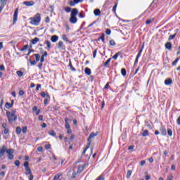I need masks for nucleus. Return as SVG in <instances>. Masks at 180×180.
Segmentation results:
<instances>
[{"instance_id":"1","label":"nucleus","mask_w":180,"mask_h":180,"mask_svg":"<svg viewBox=\"0 0 180 180\" xmlns=\"http://www.w3.org/2000/svg\"><path fill=\"white\" fill-rule=\"evenodd\" d=\"M15 113H16V111L15 110H13L12 112H11V111L6 112V115L9 123H13V122H16V120H18V117L15 115Z\"/></svg>"},{"instance_id":"2","label":"nucleus","mask_w":180,"mask_h":180,"mask_svg":"<svg viewBox=\"0 0 180 180\" xmlns=\"http://www.w3.org/2000/svg\"><path fill=\"white\" fill-rule=\"evenodd\" d=\"M30 20H31L30 22L31 25H33L34 26H39L41 20L40 13H37L34 17L30 18Z\"/></svg>"},{"instance_id":"3","label":"nucleus","mask_w":180,"mask_h":180,"mask_svg":"<svg viewBox=\"0 0 180 180\" xmlns=\"http://www.w3.org/2000/svg\"><path fill=\"white\" fill-rule=\"evenodd\" d=\"M13 153H15V150L13 148L6 149V153L7 154L8 160H13V158L15 157Z\"/></svg>"},{"instance_id":"4","label":"nucleus","mask_w":180,"mask_h":180,"mask_svg":"<svg viewBox=\"0 0 180 180\" xmlns=\"http://www.w3.org/2000/svg\"><path fill=\"white\" fill-rule=\"evenodd\" d=\"M24 167H25V171H26L25 175H31L32 169H30V167H29V162H25Z\"/></svg>"},{"instance_id":"5","label":"nucleus","mask_w":180,"mask_h":180,"mask_svg":"<svg viewBox=\"0 0 180 180\" xmlns=\"http://www.w3.org/2000/svg\"><path fill=\"white\" fill-rule=\"evenodd\" d=\"M8 148V146L6 145H3L1 148H0V158H2L4 155H5V153H6V149Z\"/></svg>"},{"instance_id":"6","label":"nucleus","mask_w":180,"mask_h":180,"mask_svg":"<svg viewBox=\"0 0 180 180\" xmlns=\"http://www.w3.org/2000/svg\"><path fill=\"white\" fill-rule=\"evenodd\" d=\"M19 13V8H17L15 10L14 15H13V23L15 24L18 21V15Z\"/></svg>"},{"instance_id":"7","label":"nucleus","mask_w":180,"mask_h":180,"mask_svg":"<svg viewBox=\"0 0 180 180\" xmlns=\"http://www.w3.org/2000/svg\"><path fill=\"white\" fill-rule=\"evenodd\" d=\"M8 0H0V13L4 11V8H5V5H6V1Z\"/></svg>"},{"instance_id":"8","label":"nucleus","mask_w":180,"mask_h":180,"mask_svg":"<svg viewBox=\"0 0 180 180\" xmlns=\"http://www.w3.org/2000/svg\"><path fill=\"white\" fill-rule=\"evenodd\" d=\"M61 39H62V40H63V41H67L70 44H71V43H72V41H71L70 39H68V37H67V35L65 34H63L61 35Z\"/></svg>"},{"instance_id":"9","label":"nucleus","mask_w":180,"mask_h":180,"mask_svg":"<svg viewBox=\"0 0 180 180\" xmlns=\"http://www.w3.org/2000/svg\"><path fill=\"white\" fill-rule=\"evenodd\" d=\"M84 0H73L69 2L70 6H75L76 4H79V2H82Z\"/></svg>"},{"instance_id":"10","label":"nucleus","mask_w":180,"mask_h":180,"mask_svg":"<svg viewBox=\"0 0 180 180\" xmlns=\"http://www.w3.org/2000/svg\"><path fill=\"white\" fill-rule=\"evenodd\" d=\"M96 136H98V133L92 132V133L90 134V135H89V138L87 139V141H89V143H90V144L91 143V139H94V137H96Z\"/></svg>"},{"instance_id":"11","label":"nucleus","mask_w":180,"mask_h":180,"mask_svg":"<svg viewBox=\"0 0 180 180\" xmlns=\"http://www.w3.org/2000/svg\"><path fill=\"white\" fill-rule=\"evenodd\" d=\"M70 23L75 24L78 22V19L75 16L70 15Z\"/></svg>"},{"instance_id":"12","label":"nucleus","mask_w":180,"mask_h":180,"mask_svg":"<svg viewBox=\"0 0 180 180\" xmlns=\"http://www.w3.org/2000/svg\"><path fill=\"white\" fill-rule=\"evenodd\" d=\"M22 5H25V6H33V5H34V1H24L22 3Z\"/></svg>"},{"instance_id":"13","label":"nucleus","mask_w":180,"mask_h":180,"mask_svg":"<svg viewBox=\"0 0 180 180\" xmlns=\"http://www.w3.org/2000/svg\"><path fill=\"white\" fill-rule=\"evenodd\" d=\"M58 46L60 50H65V45H64V42H63V41H60L58 44Z\"/></svg>"},{"instance_id":"14","label":"nucleus","mask_w":180,"mask_h":180,"mask_svg":"<svg viewBox=\"0 0 180 180\" xmlns=\"http://www.w3.org/2000/svg\"><path fill=\"white\" fill-rule=\"evenodd\" d=\"M77 15H78V9L77 8H73L71 11L70 16L77 17Z\"/></svg>"},{"instance_id":"15","label":"nucleus","mask_w":180,"mask_h":180,"mask_svg":"<svg viewBox=\"0 0 180 180\" xmlns=\"http://www.w3.org/2000/svg\"><path fill=\"white\" fill-rule=\"evenodd\" d=\"M51 41L52 43H57L58 41V36L57 35H53L51 37Z\"/></svg>"},{"instance_id":"16","label":"nucleus","mask_w":180,"mask_h":180,"mask_svg":"<svg viewBox=\"0 0 180 180\" xmlns=\"http://www.w3.org/2000/svg\"><path fill=\"white\" fill-rule=\"evenodd\" d=\"M160 131L162 136H167V129L164 127H161Z\"/></svg>"},{"instance_id":"17","label":"nucleus","mask_w":180,"mask_h":180,"mask_svg":"<svg viewBox=\"0 0 180 180\" xmlns=\"http://www.w3.org/2000/svg\"><path fill=\"white\" fill-rule=\"evenodd\" d=\"M165 49L167 50H172V44L171 42H167L165 45Z\"/></svg>"},{"instance_id":"18","label":"nucleus","mask_w":180,"mask_h":180,"mask_svg":"<svg viewBox=\"0 0 180 180\" xmlns=\"http://www.w3.org/2000/svg\"><path fill=\"white\" fill-rule=\"evenodd\" d=\"M38 41H40V39L35 37L33 39L31 40L32 44H37Z\"/></svg>"},{"instance_id":"19","label":"nucleus","mask_w":180,"mask_h":180,"mask_svg":"<svg viewBox=\"0 0 180 180\" xmlns=\"http://www.w3.org/2000/svg\"><path fill=\"white\" fill-rule=\"evenodd\" d=\"M165 84L166 85H171V84H172V79H169V78H167L165 80Z\"/></svg>"},{"instance_id":"20","label":"nucleus","mask_w":180,"mask_h":180,"mask_svg":"<svg viewBox=\"0 0 180 180\" xmlns=\"http://www.w3.org/2000/svg\"><path fill=\"white\" fill-rule=\"evenodd\" d=\"M41 96H42V98H46H46L50 99V95L49 94H46V92H44V91H42L41 93Z\"/></svg>"},{"instance_id":"21","label":"nucleus","mask_w":180,"mask_h":180,"mask_svg":"<svg viewBox=\"0 0 180 180\" xmlns=\"http://www.w3.org/2000/svg\"><path fill=\"white\" fill-rule=\"evenodd\" d=\"M84 72L86 75H91V74L92 73L89 68H86L84 70Z\"/></svg>"},{"instance_id":"22","label":"nucleus","mask_w":180,"mask_h":180,"mask_svg":"<svg viewBox=\"0 0 180 180\" xmlns=\"http://www.w3.org/2000/svg\"><path fill=\"white\" fill-rule=\"evenodd\" d=\"M49 136H52V137H57V134H56V131L54 130H51L49 131Z\"/></svg>"},{"instance_id":"23","label":"nucleus","mask_w":180,"mask_h":180,"mask_svg":"<svg viewBox=\"0 0 180 180\" xmlns=\"http://www.w3.org/2000/svg\"><path fill=\"white\" fill-rule=\"evenodd\" d=\"M94 13L95 16H99L101 15V10L96 8L94 10Z\"/></svg>"},{"instance_id":"24","label":"nucleus","mask_w":180,"mask_h":180,"mask_svg":"<svg viewBox=\"0 0 180 180\" xmlns=\"http://www.w3.org/2000/svg\"><path fill=\"white\" fill-rule=\"evenodd\" d=\"M143 49H144V46H143L142 48L139 51V53H138V54L136 56L137 58H140V57H141V53H143Z\"/></svg>"},{"instance_id":"25","label":"nucleus","mask_w":180,"mask_h":180,"mask_svg":"<svg viewBox=\"0 0 180 180\" xmlns=\"http://www.w3.org/2000/svg\"><path fill=\"white\" fill-rule=\"evenodd\" d=\"M152 22H154V18H148L146 22V25H150Z\"/></svg>"},{"instance_id":"26","label":"nucleus","mask_w":180,"mask_h":180,"mask_svg":"<svg viewBox=\"0 0 180 180\" xmlns=\"http://www.w3.org/2000/svg\"><path fill=\"white\" fill-rule=\"evenodd\" d=\"M15 133L17 134H20V133H22V129H20V127H17L15 129Z\"/></svg>"},{"instance_id":"27","label":"nucleus","mask_w":180,"mask_h":180,"mask_svg":"<svg viewBox=\"0 0 180 180\" xmlns=\"http://www.w3.org/2000/svg\"><path fill=\"white\" fill-rule=\"evenodd\" d=\"M180 60V57L176 58L174 62L172 63V65H176V64L178 63V61H179Z\"/></svg>"},{"instance_id":"28","label":"nucleus","mask_w":180,"mask_h":180,"mask_svg":"<svg viewBox=\"0 0 180 180\" xmlns=\"http://www.w3.org/2000/svg\"><path fill=\"white\" fill-rule=\"evenodd\" d=\"M69 67L72 71H76L75 68L72 66V63H71V60L69 61Z\"/></svg>"},{"instance_id":"29","label":"nucleus","mask_w":180,"mask_h":180,"mask_svg":"<svg viewBox=\"0 0 180 180\" xmlns=\"http://www.w3.org/2000/svg\"><path fill=\"white\" fill-rule=\"evenodd\" d=\"M16 74L18 75V77H19L20 78V77H23V72L20 71V70H18L16 72Z\"/></svg>"},{"instance_id":"30","label":"nucleus","mask_w":180,"mask_h":180,"mask_svg":"<svg viewBox=\"0 0 180 180\" xmlns=\"http://www.w3.org/2000/svg\"><path fill=\"white\" fill-rule=\"evenodd\" d=\"M143 137H147L148 136V130L146 129L143 131L142 134Z\"/></svg>"},{"instance_id":"31","label":"nucleus","mask_w":180,"mask_h":180,"mask_svg":"<svg viewBox=\"0 0 180 180\" xmlns=\"http://www.w3.org/2000/svg\"><path fill=\"white\" fill-rule=\"evenodd\" d=\"M121 74H122V75H123V77H126V74H127V72H126V69L122 68L121 70Z\"/></svg>"},{"instance_id":"32","label":"nucleus","mask_w":180,"mask_h":180,"mask_svg":"<svg viewBox=\"0 0 180 180\" xmlns=\"http://www.w3.org/2000/svg\"><path fill=\"white\" fill-rule=\"evenodd\" d=\"M98 40H101L103 42H105V34L103 33L101 36V37L98 38Z\"/></svg>"},{"instance_id":"33","label":"nucleus","mask_w":180,"mask_h":180,"mask_svg":"<svg viewBox=\"0 0 180 180\" xmlns=\"http://www.w3.org/2000/svg\"><path fill=\"white\" fill-rule=\"evenodd\" d=\"M133 172H131V170H129L127 173V179H129V178H130V176H131V174Z\"/></svg>"},{"instance_id":"34","label":"nucleus","mask_w":180,"mask_h":180,"mask_svg":"<svg viewBox=\"0 0 180 180\" xmlns=\"http://www.w3.org/2000/svg\"><path fill=\"white\" fill-rule=\"evenodd\" d=\"M5 106L6 109H11V108H12L13 105L11 103H6Z\"/></svg>"},{"instance_id":"35","label":"nucleus","mask_w":180,"mask_h":180,"mask_svg":"<svg viewBox=\"0 0 180 180\" xmlns=\"http://www.w3.org/2000/svg\"><path fill=\"white\" fill-rule=\"evenodd\" d=\"M36 61H40V54L37 53L34 55Z\"/></svg>"},{"instance_id":"36","label":"nucleus","mask_w":180,"mask_h":180,"mask_svg":"<svg viewBox=\"0 0 180 180\" xmlns=\"http://www.w3.org/2000/svg\"><path fill=\"white\" fill-rule=\"evenodd\" d=\"M167 134H168V136H169L170 137L172 136V129L168 128V129H167Z\"/></svg>"},{"instance_id":"37","label":"nucleus","mask_w":180,"mask_h":180,"mask_svg":"<svg viewBox=\"0 0 180 180\" xmlns=\"http://www.w3.org/2000/svg\"><path fill=\"white\" fill-rule=\"evenodd\" d=\"M89 147H91V142L88 143L86 148L83 151V154H85V153H86V150L89 148Z\"/></svg>"},{"instance_id":"38","label":"nucleus","mask_w":180,"mask_h":180,"mask_svg":"<svg viewBox=\"0 0 180 180\" xmlns=\"http://www.w3.org/2000/svg\"><path fill=\"white\" fill-rule=\"evenodd\" d=\"M60 176H61V174H58L55 175V176L53 177V180L60 179Z\"/></svg>"},{"instance_id":"39","label":"nucleus","mask_w":180,"mask_h":180,"mask_svg":"<svg viewBox=\"0 0 180 180\" xmlns=\"http://www.w3.org/2000/svg\"><path fill=\"white\" fill-rule=\"evenodd\" d=\"M65 12H66V13H70V12H71V7H65Z\"/></svg>"},{"instance_id":"40","label":"nucleus","mask_w":180,"mask_h":180,"mask_svg":"<svg viewBox=\"0 0 180 180\" xmlns=\"http://www.w3.org/2000/svg\"><path fill=\"white\" fill-rule=\"evenodd\" d=\"M175 36H176V34H174L173 35H170L168 38V40L169 41H171V40H174V39H175Z\"/></svg>"},{"instance_id":"41","label":"nucleus","mask_w":180,"mask_h":180,"mask_svg":"<svg viewBox=\"0 0 180 180\" xmlns=\"http://www.w3.org/2000/svg\"><path fill=\"white\" fill-rule=\"evenodd\" d=\"M45 43L47 46L48 49H50L51 47V42H50V41L47 40V41H46Z\"/></svg>"},{"instance_id":"42","label":"nucleus","mask_w":180,"mask_h":180,"mask_svg":"<svg viewBox=\"0 0 180 180\" xmlns=\"http://www.w3.org/2000/svg\"><path fill=\"white\" fill-rule=\"evenodd\" d=\"M116 9H117V4H115L112 7V12L116 14Z\"/></svg>"},{"instance_id":"43","label":"nucleus","mask_w":180,"mask_h":180,"mask_svg":"<svg viewBox=\"0 0 180 180\" xmlns=\"http://www.w3.org/2000/svg\"><path fill=\"white\" fill-rule=\"evenodd\" d=\"M29 49V45H25L21 49L20 51H25V50H27Z\"/></svg>"},{"instance_id":"44","label":"nucleus","mask_w":180,"mask_h":180,"mask_svg":"<svg viewBox=\"0 0 180 180\" xmlns=\"http://www.w3.org/2000/svg\"><path fill=\"white\" fill-rule=\"evenodd\" d=\"M110 46H116V42H115V40L111 39L110 40Z\"/></svg>"},{"instance_id":"45","label":"nucleus","mask_w":180,"mask_h":180,"mask_svg":"<svg viewBox=\"0 0 180 180\" xmlns=\"http://www.w3.org/2000/svg\"><path fill=\"white\" fill-rule=\"evenodd\" d=\"M120 54V53H115V54L112 56L113 60H117V58L119 57Z\"/></svg>"},{"instance_id":"46","label":"nucleus","mask_w":180,"mask_h":180,"mask_svg":"<svg viewBox=\"0 0 180 180\" xmlns=\"http://www.w3.org/2000/svg\"><path fill=\"white\" fill-rule=\"evenodd\" d=\"M167 180H174V176H172V174L168 175Z\"/></svg>"},{"instance_id":"47","label":"nucleus","mask_w":180,"mask_h":180,"mask_svg":"<svg viewBox=\"0 0 180 180\" xmlns=\"http://www.w3.org/2000/svg\"><path fill=\"white\" fill-rule=\"evenodd\" d=\"M110 58L108 59L103 64L104 67H106V65H108V64H109V63H110Z\"/></svg>"},{"instance_id":"48","label":"nucleus","mask_w":180,"mask_h":180,"mask_svg":"<svg viewBox=\"0 0 180 180\" xmlns=\"http://www.w3.org/2000/svg\"><path fill=\"white\" fill-rule=\"evenodd\" d=\"M105 33H106V34H108L109 36L112 33V30H110V29H107L105 30Z\"/></svg>"},{"instance_id":"49","label":"nucleus","mask_w":180,"mask_h":180,"mask_svg":"<svg viewBox=\"0 0 180 180\" xmlns=\"http://www.w3.org/2000/svg\"><path fill=\"white\" fill-rule=\"evenodd\" d=\"M14 164L16 167L20 166V162L19 160H15Z\"/></svg>"},{"instance_id":"50","label":"nucleus","mask_w":180,"mask_h":180,"mask_svg":"<svg viewBox=\"0 0 180 180\" xmlns=\"http://www.w3.org/2000/svg\"><path fill=\"white\" fill-rule=\"evenodd\" d=\"M96 53H98V49H95L93 52V58H95L96 57Z\"/></svg>"},{"instance_id":"51","label":"nucleus","mask_w":180,"mask_h":180,"mask_svg":"<svg viewBox=\"0 0 180 180\" xmlns=\"http://www.w3.org/2000/svg\"><path fill=\"white\" fill-rule=\"evenodd\" d=\"M22 131L25 134L27 131V127H24Z\"/></svg>"},{"instance_id":"52","label":"nucleus","mask_w":180,"mask_h":180,"mask_svg":"<svg viewBox=\"0 0 180 180\" xmlns=\"http://www.w3.org/2000/svg\"><path fill=\"white\" fill-rule=\"evenodd\" d=\"M50 148H51V144L45 145V149L46 150H50Z\"/></svg>"},{"instance_id":"53","label":"nucleus","mask_w":180,"mask_h":180,"mask_svg":"<svg viewBox=\"0 0 180 180\" xmlns=\"http://www.w3.org/2000/svg\"><path fill=\"white\" fill-rule=\"evenodd\" d=\"M4 133V134H9V129L8 128H5Z\"/></svg>"},{"instance_id":"54","label":"nucleus","mask_w":180,"mask_h":180,"mask_svg":"<svg viewBox=\"0 0 180 180\" xmlns=\"http://www.w3.org/2000/svg\"><path fill=\"white\" fill-rule=\"evenodd\" d=\"M19 95L20 96H23V95H25V91L23 90H20L19 91Z\"/></svg>"},{"instance_id":"55","label":"nucleus","mask_w":180,"mask_h":180,"mask_svg":"<svg viewBox=\"0 0 180 180\" xmlns=\"http://www.w3.org/2000/svg\"><path fill=\"white\" fill-rule=\"evenodd\" d=\"M72 178L74 179L75 178H77V172H73L72 175Z\"/></svg>"},{"instance_id":"56","label":"nucleus","mask_w":180,"mask_h":180,"mask_svg":"<svg viewBox=\"0 0 180 180\" xmlns=\"http://www.w3.org/2000/svg\"><path fill=\"white\" fill-rule=\"evenodd\" d=\"M45 22H46V23H50V18L46 17V19H45Z\"/></svg>"},{"instance_id":"57","label":"nucleus","mask_w":180,"mask_h":180,"mask_svg":"<svg viewBox=\"0 0 180 180\" xmlns=\"http://www.w3.org/2000/svg\"><path fill=\"white\" fill-rule=\"evenodd\" d=\"M40 88H41V84H37V87H36V91H39L40 89Z\"/></svg>"},{"instance_id":"58","label":"nucleus","mask_w":180,"mask_h":180,"mask_svg":"<svg viewBox=\"0 0 180 180\" xmlns=\"http://www.w3.org/2000/svg\"><path fill=\"white\" fill-rule=\"evenodd\" d=\"M37 150L39 151V153H41V151H43V147L39 146V147L37 148Z\"/></svg>"},{"instance_id":"59","label":"nucleus","mask_w":180,"mask_h":180,"mask_svg":"<svg viewBox=\"0 0 180 180\" xmlns=\"http://www.w3.org/2000/svg\"><path fill=\"white\" fill-rule=\"evenodd\" d=\"M34 178V176H33V174H30V177H29V180H33Z\"/></svg>"},{"instance_id":"60","label":"nucleus","mask_w":180,"mask_h":180,"mask_svg":"<svg viewBox=\"0 0 180 180\" xmlns=\"http://www.w3.org/2000/svg\"><path fill=\"white\" fill-rule=\"evenodd\" d=\"M39 60H40L41 63H44V56H41Z\"/></svg>"},{"instance_id":"61","label":"nucleus","mask_w":180,"mask_h":180,"mask_svg":"<svg viewBox=\"0 0 180 180\" xmlns=\"http://www.w3.org/2000/svg\"><path fill=\"white\" fill-rule=\"evenodd\" d=\"M0 176H2V178H4L5 176V172H1Z\"/></svg>"},{"instance_id":"62","label":"nucleus","mask_w":180,"mask_h":180,"mask_svg":"<svg viewBox=\"0 0 180 180\" xmlns=\"http://www.w3.org/2000/svg\"><path fill=\"white\" fill-rule=\"evenodd\" d=\"M176 123L179 126H180V116L177 118Z\"/></svg>"},{"instance_id":"63","label":"nucleus","mask_w":180,"mask_h":180,"mask_svg":"<svg viewBox=\"0 0 180 180\" xmlns=\"http://www.w3.org/2000/svg\"><path fill=\"white\" fill-rule=\"evenodd\" d=\"M65 129H70V125L68 124V123H66V124H65Z\"/></svg>"},{"instance_id":"64","label":"nucleus","mask_w":180,"mask_h":180,"mask_svg":"<svg viewBox=\"0 0 180 180\" xmlns=\"http://www.w3.org/2000/svg\"><path fill=\"white\" fill-rule=\"evenodd\" d=\"M145 179H146V180H150V179H151V177H150V176H148V175H146V176H145Z\"/></svg>"}]
</instances>
